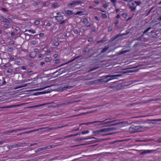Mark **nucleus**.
Listing matches in <instances>:
<instances>
[{
	"instance_id": "1",
	"label": "nucleus",
	"mask_w": 161,
	"mask_h": 161,
	"mask_svg": "<svg viewBox=\"0 0 161 161\" xmlns=\"http://www.w3.org/2000/svg\"><path fill=\"white\" fill-rule=\"evenodd\" d=\"M129 124L127 121H124L121 122L111 120V126H116V128L111 127V130H116L117 128H121L124 126H126Z\"/></svg>"
},
{
	"instance_id": "2",
	"label": "nucleus",
	"mask_w": 161,
	"mask_h": 161,
	"mask_svg": "<svg viewBox=\"0 0 161 161\" xmlns=\"http://www.w3.org/2000/svg\"><path fill=\"white\" fill-rule=\"evenodd\" d=\"M104 78L103 79H100L97 80H95L93 81L89 82V84L92 85L98 83L99 82H104L107 83L108 81L111 80V75H108L104 76Z\"/></svg>"
},
{
	"instance_id": "3",
	"label": "nucleus",
	"mask_w": 161,
	"mask_h": 161,
	"mask_svg": "<svg viewBox=\"0 0 161 161\" xmlns=\"http://www.w3.org/2000/svg\"><path fill=\"white\" fill-rule=\"evenodd\" d=\"M141 127L139 125H132L129 127V130L130 133H133L140 131Z\"/></svg>"
},
{
	"instance_id": "4",
	"label": "nucleus",
	"mask_w": 161,
	"mask_h": 161,
	"mask_svg": "<svg viewBox=\"0 0 161 161\" xmlns=\"http://www.w3.org/2000/svg\"><path fill=\"white\" fill-rule=\"evenodd\" d=\"M134 1L130 0L128 3V4L131 11H134L136 10V6L135 5V3H134Z\"/></svg>"
},
{
	"instance_id": "5",
	"label": "nucleus",
	"mask_w": 161,
	"mask_h": 161,
	"mask_svg": "<svg viewBox=\"0 0 161 161\" xmlns=\"http://www.w3.org/2000/svg\"><path fill=\"white\" fill-rule=\"evenodd\" d=\"M118 81H114L113 82H111V88H113L114 89H116L117 90H119L121 89L122 88V86L121 85H116L114 86H112V85L114 84L115 83L117 82Z\"/></svg>"
},
{
	"instance_id": "6",
	"label": "nucleus",
	"mask_w": 161,
	"mask_h": 161,
	"mask_svg": "<svg viewBox=\"0 0 161 161\" xmlns=\"http://www.w3.org/2000/svg\"><path fill=\"white\" fill-rule=\"evenodd\" d=\"M126 34V33H122L121 34H118L114 38L111 39V41H118L120 40H121V37L122 36L125 35Z\"/></svg>"
},
{
	"instance_id": "7",
	"label": "nucleus",
	"mask_w": 161,
	"mask_h": 161,
	"mask_svg": "<svg viewBox=\"0 0 161 161\" xmlns=\"http://www.w3.org/2000/svg\"><path fill=\"white\" fill-rule=\"evenodd\" d=\"M0 18H1L0 19V20L2 22H5L6 23H9L10 22L9 20L7 19L4 18V17L2 15H0Z\"/></svg>"
},
{
	"instance_id": "8",
	"label": "nucleus",
	"mask_w": 161,
	"mask_h": 161,
	"mask_svg": "<svg viewBox=\"0 0 161 161\" xmlns=\"http://www.w3.org/2000/svg\"><path fill=\"white\" fill-rule=\"evenodd\" d=\"M104 121H93V122H88V123H82V124H80V125H88L89 124H93V123H99V122H104Z\"/></svg>"
},
{
	"instance_id": "9",
	"label": "nucleus",
	"mask_w": 161,
	"mask_h": 161,
	"mask_svg": "<svg viewBox=\"0 0 161 161\" xmlns=\"http://www.w3.org/2000/svg\"><path fill=\"white\" fill-rule=\"evenodd\" d=\"M92 50V48H89L88 47H86V48L83 49L82 52L83 53H86L87 52L90 53L91 50Z\"/></svg>"
},
{
	"instance_id": "10",
	"label": "nucleus",
	"mask_w": 161,
	"mask_h": 161,
	"mask_svg": "<svg viewBox=\"0 0 161 161\" xmlns=\"http://www.w3.org/2000/svg\"><path fill=\"white\" fill-rule=\"evenodd\" d=\"M78 101L77 100V101H71L70 102H68L65 103H63L61 104V105L62 106H64L65 105H67L69 104H72L74 103H75Z\"/></svg>"
},
{
	"instance_id": "11",
	"label": "nucleus",
	"mask_w": 161,
	"mask_h": 161,
	"mask_svg": "<svg viewBox=\"0 0 161 161\" xmlns=\"http://www.w3.org/2000/svg\"><path fill=\"white\" fill-rule=\"evenodd\" d=\"M78 3H77V1H73L72 2V3L69 4H68L67 5V6L69 7L70 6L71 7H72L74 6L75 5H77Z\"/></svg>"
},
{
	"instance_id": "12",
	"label": "nucleus",
	"mask_w": 161,
	"mask_h": 161,
	"mask_svg": "<svg viewBox=\"0 0 161 161\" xmlns=\"http://www.w3.org/2000/svg\"><path fill=\"white\" fill-rule=\"evenodd\" d=\"M19 106H20L19 104H18V105H11V106H3V107H0V108H11L13 107H19Z\"/></svg>"
},
{
	"instance_id": "13",
	"label": "nucleus",
	"mask_w": 161,
	"mask_h": 161,
	"mask_svg": "<svg viewBox=\"0 0 161 161\" xmlns=\"http://www.w3.org/2000/svg\"><path fill=\"white\" fill-rule=\"evenodd\" d=\"M122 76L120 74H115L114 75H111V80L115 79H117L118 77Z\"/></svg>"
},
{
	"instance_id": "14",
	"label": "nucleus",
	"mask_w": 161,
	"mask_h": 161,
	"mask_svg": "<svg viewBox=\"0 0 161 161\" xmlns=\"http://www.w3.org/2000/svg\"><path fill=\"white\" fill-rule=\"evenodd\" d=\"M22 144H14V145H12L8 146V147L9 149H11L13 148H14V147H18L19 146H21L20 145H21Z\"/></svg>"
},
{
	"instance_id": "15",
	"label": "nucleus",
	"mask_w": 161,
	"mask_h": 161,
	"mask_svg": "<svg viewBox=\"0 0 161 161\" xmlns=\"http://www.w3.org/2000/svg\"><path fill=\"white\" fill-rule=\"evenodd\" d=\"M49 147H50V146H49ZM48 148H49L48 146H47L45 147L39 148L37 150L35 151V152H36V153L37 152H40L41 151H42L44 150V149H48Z\"/></svg>"
},
{
	"instance_id": "16",
	"label": "nucleus",
	"mask_w": 161,
	"mask_h": 161,
	"mask_svg": "<svg viewBox=\"0 0 161 161\" xmlns=\"http://www.w3.org/2000/svg\"><path fill=\"white\" fill-rule=\"evenodd\" d=\"M111 130V128H104L102 129H101V131L102 132H107Z\"/></svg>"
},
{
	"instance_id": "17",
	"label": "nucleus",
	"mask_w": 161,
	"mask_h": 161,
	"mask_svg": "<svg viewBox=\"0 0 161 161\" xmlns=\"http://www.w3.org/2000/svg\"><path fill=\"white\" fill-rule=\"evenodd\" d=\"M106 41V38L105 37H104L102 40L100 41H98L97 42V43H103L105 42Z\"/></svg>"
},
{
	"instance_id": "18",
	"label": "nucleus",
	"mask_w": 161,
	"mask_h": 161,
	"mask_svg": "<svg viewBox=\"0 0 161 161\" xmlns=\"http://www.w3.org/2000/svg\"><path fill=\"white\" fill-rule=\"evenodd\" d=\"M55 17V18L58 21L62 19H63V17L62 16H56Z\"/></svg>"
},
{
	"instance_id": "19",
	"label": "nucleus",
	"mask_w": 161,
	"mask_h": 161,
	"mask_svg": "<svg viewBox=\"0 0 161 161\" xmlns=\"http://www.w3.org/2000/svg\"><path fill=\"white\" fill-rule=\"evenodd\" d=\"M72 87H73V86H65L63 87L62 88V90L64 91L67 89H69L70 88H72Z\"/></svg>"
},
{
	"instance_id": "20",
	"label": "nucleus",
	"mask_w": 161,
	"mask_h": 161,
	"mask_svg": "<svg viewBox=\"0 0 161 161\" xmlns=\"http://www.w3.org/2000/svg\"><path fill=\"white\" fill-rule=\"evenodd\" d=\"M108 47H105L104 48L102 49V51H101V53H105L108 49Z\"/></svg>"
},
{
	"instance_id": "21",
	"label": "nucleus",
	"mask_w": 161,
	"mask_h": 161,
	"mask_svg": "<svg viewBox=\"0 0 161 161\" xmlns=\"http://www.w3.org/2000/svg\"><path fill=\"white\" fill-rule=\"evenodd\" d=\"M42 129H37L35 130H31V131H26V132L25 133H31V132H32L38 131L39 130Z\"/></svg>"
},
{
	"instance_id": "22",
	"label": "nucleus",
	"mask_w": 161,
	"mask_h": 161,
	"mask_svg": "<svg viewBox=\"0 0 161 161\" xmlns=\"http://www.w3.org/2000/svg\"><path fill=\"white\" fill-rule=\"evenodd\" d=\"M65 13L68 15H74V13L72 12V11H71L69 10H67L65 12Z\"/></svg>"
},
{
	"instance_id": "23",
	"label": "nucleus",
	"mask_w": 161,
	"mask_h": 161,
	"mask_svg": "<svg viewBox=\"0 0 161 161\" xmlns=\"http://www.w3.org/2000/svg\"><path fill=\"white\" fill-rule=\"evenodd\" d=\"M10 140H9V139H8L3 140L2 141L0 142V145H2L4 143L8 142Z\"/></svg>"
},
{
	"instance_id": "24",
	"label": "nucleus",
	"mask_w": 161,
	"mask_h": 161,
	"mask_svg": "<svg viewBox=\"0 0 161 161\" xmlns=\"http://www.w3.org/2000/svg\"><path fill=\"white\" fill-rule=\"evenodd\" d=\"M51 60V57H46L45 58V61L47 62H48Z\"/></svg>"
},
{
	"instance_id": "25",
	"label": "nucleus",
	"mask_w": 161,
	"mask_h": 161,
	"mask_svg": "<svg viewBox=\"0 0 161 161\" xmlns=\"http://www.w3.org/2000/svg\"><path fill=\"white\" fill-rule=\"evenodd\" d=\"M27 31H28L30 32H32L33 34L35 33H36L35 31V30H34L32 29V30H26L25 31V32Z\"/></svg>"
},
{
	"instance_id": "26",
	"label": "nucleus",
	"mask_w": 161,
	"mask_h": 161,
	"mask_svg": "<svg viewBox=\"0 0 161 161\" xmlns=\"http://www.w3.org/2000/svg\"><path fill=\"white\" fill-rule=\"evenodd\" d=\"M101 132H102L101 131V130H97L93 131V133L95 134H98Z\"/></svg>"
},
{
	"instance_id": "27",
	"label": "nucleus",
	"mask_w": 161,
	"mask_h": 161,
	"mask_svg": "<svg viewBox=\"0 0 161 161\" xmlns=\"http://www.w3.org/2000/svg\"><path fill=\"white\" fill-rule=\"evenodd\" d=\"M97 139V138L95 137H89V138H81V141L82 140H87V139Z\"/></svg>"
},
{
	"instance_id": "28",
	"label": "nucleus",
	"mask_w": 161,
	"mask_h": 161,
	"mask_svg": "<svg viewBox=\"0 0 161 161\" xmlns=\"http://www.w3.org/2000/svg\"><path fill=\"white\" fill-rule=\"evenodd\" d=\"M151 29V27H149L148 28H147L144 32L143 33L145 34L148 31L150 30Z\"/></svg>"
},
{
	"instance_id": "29",
	"label": "nucleus",
	"mask_w": 161,
	"mask_h": 161,
	"mask_svg": "<svg viewBox=\"0 0 161 161\" xmlns=\"http://www.w3.org/2000/svg\"><path fill=\"white\" fill-rule=\"evenodd\" d=\"M27 85V84H26L25 85H23V86H17L15 88H14V89H15V90H16L17 89H18V88H22V87H24V86H26Z\"/></svg>"
},
{
	"instance_id": "30",
	"label": "nucleus",
	"mask_w": 161,
	"mask_h": 161,
	"mask_svg": "<svg viewBox=\"0 0 161 161\" xmlns=\"http://www.w3.org/2000/svg\"><path fill=\"white\" fill-rule=\"evenodd\" d=\"M134 3H135V4H136V6H137L139 5L141 3V2L140 1H134Z\"/></svg>"
},
{
	"instance_id": "31",
	"label": "nucleus",
	"mask_w": 161,
	"mask_h": 161,
	"mask_svg": "<svg viewBox=\"0 0 161 161\" xmlns=\"http://www.w3.org/2000/svg\"><path fill=\"white\" fill-rule=\"evenodd\" d=\"M89 114V112H86V113H81L80 114H79L78 115H74L73 116L74 117H75V116H80V115H84V114Z\"/></svg>"
},
{
	"instance_id": "32",
	"label": "nucleus",
	"mask_w": 161,
	"mask_h": 161,
	"mask_svg": "<svg viewBox=\"0 0 161 161\" xmlns=\"http://www.w3.org/2000/svg\"><path fill=\"white\" fill-rule=\"evenodd\" d=\"M18 130V129H15V130H9L10 132H9L10 133H13V132H16L18 130Z\"/></svg>"
},
{
	"instance_id": "33",
	"label": "nucleus",
	"mask_w": 161,
	"mask_h": 161,
	"mask_svg": "<svg viewBox=\"0 0 161 161\" xmlns=\"http://www.w3.org/2000/svg\"><path fill=\"white\" fill-rule=\"evenodd\" d=\"M41 107V105H37L33 106H31L29 107L28 108H36L38 107Z\"/></svg>"
},
{
	"instance_id": "34",
	"label": "nucleus",
	"mask_w": 161,
	"mask_h": 161,
	"mask_svg": "<svg viewBox=\"0 0 161 161\" xmlns=\"http://www.w3.org/2000/svg\"><path fill=\"white\" fill-rule=\"evenodd\" d=\"M122 16L125 18H126L127 17V14L126 13H123L122 14Z\"/></svg>"
},
{
	"instance_id": "35",
	"label": "nucleus",
	"mask_w": 161,
	"mask_h": 161,
	"mask_svg": "<svg viewBox=\"0 0 161 161\" xmlns=\"http://www.w3.org/2000/svg\"><path fill=\"white\" fill-rule=\"evenodd\" d=\"M83 13V12L82 11H79L76 12L75 13H74V15H76L78 14H80L82 13Z\"/></svg>"
},
{
	"instance_id": "36",
	"label": "nucleus",
	"mask_w": 161,
	"mask_h": 161,
	"mask_svg": "<svg viewBox=\"0 0 161 161\" xmlns=\"http://www.w3.org/2000/svg\"><path fill=\"white\" fill-rule=\"evenodd\" d=\"M89 131L88 130H85V131H83L82 133H81V134H87V133H89Z\"/></svg>"
},
{
	"instance_id": "37",
	"label": "nucleus",
	"mask_w": 161,
	"mask_h": 161,
	"mask_svg": "<svg viewBox=\"0 0 161 161\" xmlns=\"http://www.w3.org/2000/svg\"><path fill=\"white\" fill-rule=\"evenodd\" d=\"M48 92H47V91H45L40 92V95L45 94L48 93Z\"/></svg>"
},
{
	"instance_id": "38",
	"label": "nucleus",
	"mask_w": 161,
	"mask_h": 161,
	"mask_svg": "<svg viewBox=\"0 0 161 161\" xmlns=\"http://www.w3.org/2000/svg\"><path fill=\"white\" fill-rule=\"evenodd\" d=\"M40 2H35L32 4V5L34 6H37V5H38L39 4H40Z\"/></svg>"
},
{
	"instance_id": "39",
	"label": "nucleus",
	"mask_w": 161,
	"mask_h": 161,
	"mask_svg": "<svg viewBox=\"0 0 161 161\" xmlns=\"http://www.w3.org/2000/svg\"><path fill=\"white\" fill-rule=\"evenodd\" d=\"M34 23L35 25H38L40 24V22L38 20H36L35 21Z\"/></svg>"
},
{
	"instance_id": "40",
	"label": "nucleus",
	"mask_w": 161,
	"mask_h": 161,
	"mask_svg": "<svg viewBox=\"0 0 161 161\" xmlns=\"http://www.w3.org/2000/svg\"><path fill=\"white\" fill-rule=\"evenodd\" d=\"M146 153H150L153 152L152 150H145Z\"/></svg>"
},
{
	"instance_id": "41",
	"label": "nucleus",
	"mask_w": 161,
	"mask_h": 161,
	"mask_svg": "<svg viewBox=\"0 0 161 161\" xmlns=\"http://www.w3.org/2000/svg\"><path fill=\"white\" fill-rule=\"evenodd\" d=\"M73 31L76 34H78V30H77V29H74V28L73 29Z\"/></svg>"
},
{
	"instance_id": "42",
	"label": "nucleus",
	"mask_w": 161,
	"mask_h": 161,
	"mask_svg": "<svg viewBox=\"0 0 161 161\" xmlns=\"http://www.w3.org/2000/svg\"><path fill=\"white\" fill-rule=\"evenodd\" d=\"M88 21V19L87 18H85L83 19L82 22L83 23H85Z\"/></svg>"
},
{
	"instance_id": "43",
	"label": "nucleus",
	"mask_w": 161,
	"mask_h": 161,
	"mask_svg": "<svg viewBox=\"0 0 161 161\" xmlns=\"http://www.w3.org/2000/svg\"><path fill=\"white\" fill-rule=\"evenodd\" d=\"M53 7L55 8L57 7L58 5V4L57 3H55L52 5Z\"/></svg>"
},
{
	"instance_id": "44",
	"label": "nucleus",
	"mask_w": 161,
	"mask_h": 161,
	"mask_svg": "<svg viewBox=\"0 0 161 161\" xmlns=\"http://www.w3.org/2000/svg\"><path fill=\"white\" fill-rule=\"evenodd\" d=\"M55 61V63L56 64H58L60 62V60L59 59H56L54 60Z\"/></svg>"
},
{
	"instance_id": "45",
	"label": "nucleus",
	"mask_w": 161,
	"mask_h": 161,
	"mask_svg": "<svg viewBox=\"0 0 161 161\" xmlns=\"http://www.w3.org/2000/svg\"><path fill=\"white\" fill-rule=\"evenodd\" d=\"M93 38L90 37L88 38V41L89 42H91L93 41Z\"/></svg>"
},
{
	"instance_id": "46",
	"label": "nucleus",
	"mask_w": 161,
	"mask_h": 161,
	"mask_svg": "<svg viewBox=\"0 0 161 161\" xmlns=\"http://www.w3.org/2000/svg\"><path fill=\"white\" fill-rule=\"evenodd\" d=\"M3 81L2 83V85H4L6 84V82L5 80H3Z\"/></svg>"
},
{
	"instance_id": "47",
	"label": "nucleus",
	"mask_w": 161,
	"mask_h": 161,
	"mask_svg": "<svg viewBox=\"0 0 161 161\" xmlns=\"http://www.w3.org/2000/svg\"><path fill=\"white\" fill-rule=\"evenodd\" d=\"M59 43L58 42H54V46H58L59 45Z\"/></svg>"
},
{
	"instance_id": "48",
	"label": "nucleus",
	"mask_w": 161,
	"mask_h": 161,
	"mask_svg": "<svg viewBox=\"0 0 161 161\" xmlns=\"http://www.w3.org/2000/svg\"><path fill=\"white\" fill-rule=\"evenodd\" d=\"M8 48V51L9 52H11L13 51V48L12 47H9Z\"/></svg>"
},
{
	"instance_id": "49",
	"label": "nucleus",
	"mask_w": 161,
	"mask_h": 161,
	"mask_svg": "<svg viewBox=\"0 0 161 161\" xmlns=\"http://www.w3.org/2000/svg\"><path fill=\"white\" fill-rule=\"evenodd\" d=\"M3 27L6 28H8V24H5L3 25Z\"/></svg>"
},
{
	"instance_id": "50",
	"label": "nucleus",
	"mask_w": 161,
	"mask_h": 161,
	"mask_svg": "<svg viewBox=\"0 0 161 161\" xmlns=\"http://www.w3.org/2000/svg\"><path fill=\"white\" fill-rule=\"evenodd\" d=\"M119 20H116V21H115V23H114V25L115 26L117 25L119 23Z\"/></svg>"
},
{
	"instance_id": "51",
	"label": "nucleus",
	"mask_w": 161,
	"mask_h": 161,
	"mask_svg": "<svg viewBox=\"0 0 161 161\" xmlns=\"http://www.w3.org/2000/svg\"><path fill=\"white\" fill-rule=\"evenodd\" d=\"M31 43L32 44H33V45H36L37 44V43H36V41H33L31 42Z\"/></svg>"
},
{
	"instance_id": "52",
	"label": "nucleus",
	"mask_w": 161,
	"mask_h": 161,
	"mask_svg": "<svg viewBox=\"0 0 161 161\" xmlns=\"http://www.w3.org/2000/svg\"><path fill=\"white\" fill-rule=\"evenodd\" d=\"M102 16L104 18H106L107 17L106 14H102Z\"/></svg>"
},
{
	"instance_id": "53",
	"label": "nucleus",
	"mask_w": 161,
	"mask_h": 161,
	"mask_svg": "<svg viewBox=\"0 0 161 161\" xmlns=\"http://www.w3.org/2000/svg\"><path fill=\"white\" fill-rule=\"evenodd\" d=\"M1 10L4 12L8 11L5 8H1Z\"/></svg>"
},
{
	"instance_id": "54",
	"label": "nucleus",
	"mask_w": 161,
	"mask_h": 161,
	"mask_svg": "<svg viewBox=\"0 0 161 161\" xmlns=\"http://www.w3.org/2000/svg\"><path fill=\"white\" fill-rule=\"evenodd\" d=\"M21 68L22 69H24V70H26L27 69L26 67L25 66H21Z\"/></svg>"
},
{
	"instance_id": "55",
	"label": "nucleus",
	"mask_w": 161,
	"mask_h": 161,
	"mask_svg": "<svg viewBox=\"0 0 161 161\" xmlns=\"http://www.w3.org/2000/svg\"><path fill=\"white\" fill-rule=\"evenodd\" d=\"M116 0H111V3H113L114 6H115V3L116 2Z\"/></svg>"
},
{
	"instance_id": "56",
	"label": "nucleus",
	"mask_w": 161,
	"mask_h": 161,
	"mask_svg": "<svg viewBox=\"0 0 161 161\" xmlns=\"http://www.w3.org/2000/svg\"><path fill=\"white\" fill-rule=\"evenodd\" d=\"M12 71H13V69H8L7 70V72L9 73H11L12 72Z\"/></svg>"
},
{
	"instance_id": "57",
	"label": "nucleus",
	"mask_w": 161,
	"mask_h": 161,
	"mask_svg": "<svg viewBox=\"0 0 161 161\" xmlns=\"http://www.w3.org/2000/svg\"><path fill=\"white\" fill-rule=\"evenodd\" d=\"M44 34L43 33H40L39 34V36L40 37H43L44 36Z\"/></svg>"
},
{
	"instance_id": "58",
	"label": "nucleus",
	"mask_w": 161,
	"mask_h": 161,
	"mask_svg": "<svg viewBox=\"0 0 161 161\" xmlns=\"http://www.w3.org/2000/svg\"><path fill=\"white\" fill-rule=\"evenodd\" d=\"M15 32H13L11 33V35L12 36H14L15 35Z\"/></svg>"
},
{
	"instance_id": "59",
	"label": "nucleus",
	"mask_w": 161,
	"mask_h": 161,
	"mask_svg": "<svg viewBox=\"0 0 161 161\" xmlns=\"http://www.w3.org/2000/svg\"><path fill=\"white\" fill-rule=\"evenodd\" d=\"M40 95V92H36L33 94V95H35V96H37V95Z\"/></svg>"
},
{
	"instance_id": "60",
	"label": "nucleus",
	"mask_w": 161,
	"mask_h": 161,
	"mask_svg": "<svg viewBox=\"0 0 161 161\" xmlns=\"http://www.w3.org/2000/svg\"><path fill=\"white\" fill-rule=\"evenodd\" d=\"M103 7L104 8H106L108 7V5L107 4L105 3L103 5Z\"/></svg>"
},
{
	"instance_id": "61",
	"label": "nucleus",
	"mask_w": 161,
	"mask_h": 161,
	"mask_svg": "<svg viewBox=\"0 0 161 161\" xmlns=\"http://www.w3.org/2000/svg\"><path fill=\"white\" fill-rule=\"evenodd\" d=\"M32 71H28L27 72V75H29V76H31V75L30 74V73H31V72H32Z\"/></svg>"
},
{
	"instance_id": "62",
	"label": "nucleus",
	"mask_w": 161,
	"mask_h": 161,
	"mask_svg": "<svg viewBox=\"0 0 161 161\" xmlns=\"http://www.w3.org/2000/svg\"><path fill=\"white\" fill-rule=\"evenodd\" d=\"M132 17H129L126 20V21H129V20H130L132 18Z\"/></svg>"
},
{
	"instance_id": "63",
	"label": "nucleus",
	"mask_w": 161,
	"mask_h": 161,
	"mask_svg": "<svg viewBox=\"0 0 161 161\" xmlns=\"http://www.w3.org/2000/svg\"><path fill=\"white\" fill-rule=\"evenodd\" d=\"M94 18L96 20H99V18L97 16H95L94 17Z\"/></svg>"
},
{
	"instance_id": "64",
	"label": "nucleus",
	"mask_w": 161,
	"mask_h": 161,
	"mask_svg": "<svg viewBox=\"0 0 161 161\" xmlns=\"http://www.w3.org/2000/svg\"><path fill=\"white\" fill-rule=\"evenodd\" d=\"M75 141L79 142L81 141V138H80L79 139H77L75 140Z\"/></svg>"
}]
</instances>
